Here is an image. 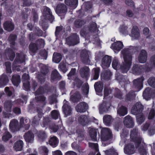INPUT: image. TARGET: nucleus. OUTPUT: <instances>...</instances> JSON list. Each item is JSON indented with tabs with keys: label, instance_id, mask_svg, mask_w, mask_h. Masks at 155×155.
<instances>
[{
	"label": "nucleus",
	"instance_id": "nucleus-1",
	"mask_svg": "<svg viewBox=\"0 0 155 155\" xmlns=\"http://www.w3.org/2000/svg\"><path fill=\"white\" fill-rule=\"evenodd\" d=\"M121 53L124 60L122 64L120 65L118 59L115 58L112 62V66L115 69L120 68L123 73H127L130 68L132 64V55L128 48L124 49L121 51Z\"/></svg>",
	"mask_w": 155,
	"mask_h": 155
},
{
	"label": "nucleus",
	"instance_id": "nucleus-2",
	"mask_svg": "<svg viewBox=\"0 0 155 155\" xmlns=\"http://www.w3.org/2000/svg\"><path fill=\"white\" fill-rule=\"evenodd\" d=\"M130 138L134 142L136 148L138 149L140 154L146 155L147 152L145 149V144L140 136L137 129H134L131 131Z\"/></svg>",
	"mask_w": 155,
	"mask_h": 155
},
{
	"label": "nucleus",
	"instance_id": "nucleus-3",
	"mask_svg": "<svg viewBox=\"0 0 155 155\" xmlns=\"http://www.w3.org/2000/svg\"><path fill=\"white\" fill-rule=\"evenodd\" d=\"M150 67H155V55L151 58L150 64H147L144 67L140 64L134 65L132 69V73L135 75H138L144 70L147 71H150Z\"/></svg>",
	"mask_w": 155,
	"mask_h": 155
},
{
	"label": "nucleus",
	"instance_id": "nucleus-4",
	"mask_svg": "<svg viewBox=\"0 0 155 155\" xmlns=\"http://www.w3.org/2000/svg\"><path fill=\"white\" fill-rule=\"evenodd\" d=\"M143 110V106L140 102L136 103L132 108L131 112L133 114L136 115L137 121L138 124H141L144 120V117L141 112Z\"/></svg>",
	"mask_w": 155,
	"mask_h": 155
},
{
	"label": "nucleus",
	"instance_id": "nucleus-5",
	"mask_svg": "<svg viewBox=\"0 0 155 155\" xmlns=\"http://www.w3.org/2000/svg\"><path fill=\"white\" fill-rule=\"evenodd\" d=\"M22 78L23 79V86L25 90L26 91L32 90L34 91L37 85L36 82L33 81L30 86L28 81L29 76L28 74H25L23 75Z\"/></svg>",
	"mask_w": 155,
	"mask_h": 155
},
{
	"label": "nucleus",
	"instance_id": "nucleus-6",
	"mask_svg": "<svg viewBox=\"0 0 155 155\" xmlns=\"http://www.w3.org/2000/svg\"><path fill=\"white\" fill-rule=\"evenodd\" d=\"M100 137L101 140L104 141L112 139L113 137V134L109 128L103 127L101 129Z\"/></svg>",
	"mask_w": 155,
	"mask_h": 155
},
{
	"label": "nucleus",
	"instance_id": "nucleus-7",
	"mask_svg": "<svg viewBox=\"0 0 155 155\" xmlns=\"http://www.w3.org/2000/svg\"><path fill=\"white\" fill-rule=\"evenodd\" d=\"M12 103L10 101H6L4 104V108L5 111H3L2 115L4 117L10 118L13 117L11 113Z\"/></svg>",
	"mask_w": 155,
	"mask_h": 155
},
{
	"label": "nucleus",
	"instance_id": "nucleus-8",
	"mask_svg": "<svg viewBox=\"0 0 155 155\" xmlns=\"http://www.w3.org/2000/svg\"><path fill=\"white\" fill-rule=\"evenodd\" d=\"M25 55L23 54H17L16 58L15 59L13 64V68L19 71L21 69L19 68V66H17L16 64L23 63L25 61Z\"/></svg>",
	"mask_w": 155,
	"mask_h": 155
},
{
	"label": "nucleus",
	"instance_id": "nucleus-9",
	"mask_svg": "<svg viewBox=\"0 0 155 155\" xmlns=\"http://www.w3.org/2000/svg\"><path fill=\"white\" fill-rule=\"evenodd\" d=\"M144 80V78L142 77L140 78L134 79L133 81V88L135 92L140 91L142 88L143 82Z\"/></svg>",
	"mask_w": 155,
	"mask_h": 155
},
{
	"label": "nucleus",
	"instance_id": "nucleus-10",
	"mask_svg": "<svg viewBox=\"0 0 155 155\" xmlns=\"http://www.w3.org/2000/svg\"><path fill=\"white\" fill-rule=\"evenodd\" d=\"M36 44L33 43H31L29 46L30 50L33 53H34L38 49V47H43L45 45L44 41L42 39H38Z\"/></svg>",
	"mask_w": 155,
	"mask_h": 155
},
{
	"label": "nucleus",
	"instance_id": "nucleus-11",
	"mask_svg": "<svg viewBox=\"0 0 155 155\" xmlns=\"http://www.w3.org/2000/svg\"><path fill=\"white\" fill-rule=\"evenodd\" d=\"M9 127L11 131L12 132H15L19 130L20 128L18 121L15 119H13L11 120Z\"/></svg>",
	"mask_w": 155,
	"mask_h": 155
},
{
	"label": "nucleus",
	"instance_id": "nucleus-12",
	"mask_svg": "<svg viewBox=\"0 0 155 155\" xmlns=\"http://www.w3.org/2000/svg\"><path fill=\"white\" fill-rule=\"evenodd\" d=\"M44 92V89L43 87H40L38 90L35 92V95L36 96L35 97L36 100L37 101H40L44 102L45 104V98L41 94Z\"/></svg>",
	"mask_w": 155,
	"mask_h": 155
},
{
	"label": "nucleus",
	"instance_id": "nucleus-13",
	"mask_svg": "<svg viewBox=\"0 0 155 155\" xmlns=\"http://www.w3.org/2000/svg\"><path fill=\"white\" fill-rule=\"evenodd\" d=\"M79 37L76 34H74L67 40L68 44L69 45H74L79 43Z\"/></svg>",
	"mask_w": 155,
	"mask_h": 155
},
{
	"label": "nucleus",
	"instance_id": "nucleus-14",
	"mask_svg": "<svg viewBox=\"0 0 155 155\" xmlns=\"http://www.w3.org/2000/svg\"><path fill=\"white\" fill-rule=\"evenodd\" d=\"M43 13L46 19L49 20L51 22L54 21V17L49 8L46 7H44Z\"/></svg>",
	"mask_w": 155,
	"mask_h": 155
},
{
	"label": "nucleus",
	"instance_id": "nucleus-15",
	"mask_svg": "<svg viewBox=\"0 0 155 155\" xmlns=\"http://www.w3.org/2000/svg\"><path fill=\"white\" fill-rule=\"evenodd\" d=\"M124 47L122 42L120 41L115 42L112 44L111 48L115 53H117Z\"/></svg>",
	"mask_w": 155,
	"mask_h": 155
},
{
	"label": "nucleus",
	"instance_id": "nucleus-16",
	"mask_svg": "<svg viewBox=\"0 0 155 155\" xmlns=\"http://www.w3.org/2000/svg\"><path fill=\"white\" fill-rule=\"evenodd\" d=\"M64 104L62 108L65 117H67L71 114L72 109L70 107L68 103L65 100L64 101Z\"/></svg>",
	"mask_w": 155,
	"mask_h": 155
},
{
	"label": "nucleus",
	"instance_id": "nucleus-17",
	"mask_svg": "<svg viewBox=\"0 0 155 155\" xmlns=\"http://www.w3.org/2000/svg\"><path fill=\"white\" fill-rule=\"evenodd\" d=\"M125 153L128 155L132 154L135 153V150L134 146L131 143L127 144L124 148Z\"/></svg>",
	"mask_w": 155,
	"mask_h": 155
},
{
	"label": "nucleus",
	"instance_id": "nucleus-18",
	"mask_svg": "<svg viewBox=\"0 0 155 155\" xmlns=\"http://www.w3.org/2000/svg\"><path fill=\"white\" fill-rule=\"evenodd\" d=\"M88 105L84 102H82L78 104L76 107V109L78 112L82 113L85 112L88 108Z\"/></svg>",
	"mask_w": 155,
	"mask_h": 155
},
{
	"label": "nucleus",
	"instance_id": "nucleus-19",
	"mask_svg": "<svg viewBox=\"0 0 155 155\" xmlns=\"http://www.w3.org/2000/svg\"><path fill=\"white\" fill-rule=\"evenodd\" d=\"M111 62V57L107 55L104 57L102 61L101 66L103 68L108 67Z\"/></svg>",
	"mask_w": 155,
	"mask_h": 155
},
{
	"label": "nucleus",
	"instance_id": "nucleus-20",
	"mask_svg": "<svg viewBox=\"0 0 155 155\" xmlns=\"http://www.w3.org/2000/svg\"><path fill=\"white\" fill-rule=\"evenodd\" d=\"M111 62V57L107 55L104 57L102 61L101 66L103 68L108 67Z\"/></svg>",
	"mask_w": 155,
	"mask_h": 155
},
{
	"label": "nucleus",
	"instance_id": "nucleus-21",
	"mask_svg": "<svg viewBox=\"0 0 155 155\" xmlns=\"http://www.w3.org/2000/svg\"><path fill=\"white\" fill-rule=\"evenodd\" d=\"M124 123L127 127H132L134 126V122L133 119L129 115H127L124 118Z\"/></svg>",
	"mask_w": 155,
	"mask_h": 155
},
{
	"label": "nucleus",
	"instance_id": "nucleus-22",
	"mask_svg": "<svg viewBox=\"0 0 155 155\" xmlns=\"http://www.w3.org/2000/svg\"><path fill=\"white\" fill-rule=\"evenodd\" d=\"M147 58V53L144 50H142L139 54L138 61L139 62L142 63L146 62Z\"/></svg>",
	"mask_w": 155,
	"mask_h": 155
},
{
	"label": "nucleus",
	"instance_id": "nucleus-23",
	"mask_svg": "<svg viewBox=\"0 0 155 155\" xmlns=\"http://www.w3.org/2000/svg\"><path fill=\"white\" fill-rule=\"evenodd\" d=\"M24 138L26 142L32 143L34 140V136L31 131L26 133L24 136Z\"/></svg>",
	"mask_w": 155,
	"mask_h": 155
},
{
	"label": "nucleus",
	"instance_id": "nucleus-24",
	"mask_svg": "<svg viewBox=\"0 0 155 155\" xmlns=\"http://www.w3.org/2000/svg\"><path fill=\"white\" fill-rule=\"evenodd\" d=\"M9 80L7 76L3 74L0 76V88L4 87L8 83Z\"/></svg>",
	"mask_w": 155,
	"mask_h": 155
},
{
	"label": "nucleus",
	"instance_id": "nucleus-25",
	"mask_svg": "<svg viewBox=\"0 0 155 155\" xmlns=\"http://www.w3.org/2000/svg\"><path fill=\"white\" fill-rule=\"evenodd\" d=\"M117 114L120 116H124L127 113V108L123 106L119 105L117 109Z\"/></svg>",
	"mask_w": 155,
	"mask_h": 155
},
{
	"label": "nucleus",
	"instance_id": "nucleus-26",
	"mask_svg": "<svg viewBox=\"0 0 155 155\" xmlns=\"http://www.w3.org/2000/svg\"><path fill=\"white\" fill-rule=\"evenodd\" d=\"M79 122L83 125H86L91 120L89 117L84 115H82L78 118Z\"/></svg>",
	"mask_w": 155,
	"mask_h": 155
},
{
	"label": "nucleus",
	"instance_id": "nucleus-27",
	"mask_svg": "<svg viewBox=\"0 0 155 155\" xmlns=\"http://www.w3.org/2000/svg\"><path fill=\"white\" fill-rule=\"evenodd\" d=\"M29 122V121L28 119L26 118L24 120L23 118L22 117L20 120V126L24 128L25 130H27L30 127Z\"/></svg>",
	"mask_w": 155,
	"mask_h": 155
},
{
	"label": "nucleus",
	"instance_id": "nucleus-28",
	"mask_svg": "<svg viewBox=\"0 0 155 155\" xmlns=\"http://www.w3.org/2000/svg\"><path fill=\"white\" fill-rule=\"evenodd\" d=\"M97 129L93 128H89V135L92 140L94 141H96L97 140Z\"/></svg>",
	"mask_w": 155,
	"mask_h": 155
},
{
	"label": "nucleus",
	"instance_id": "nucleus-29",
	"mask_svg": "<svg viewBox=\"0 0 155 155\" xmlns=\"http://www.w3.org/2000/svg\"><path fill=\"white\" fill-rule=\"evenodd\" d=\"M134 39H137L140 36L138 29L136 26H133L131 30V34L130 35Z\"/></svg>",
	"mask_w": 155,
	"mask_h": 155
},
{
	"label": "nucleus",
	"instance_id": "nucleus-30",
	"mask_svg": "<svg viewBox=\"0 0 155 155\" xmlns=\"http://www.w3.org/2000/svg\"><path fill=\"white\" fill-rule=\"evenodd\" d=\"M80 72L81 77L86 78L89 76V69L87 67H84L81 68Z\"/></svg>",
	"mask_w": 155,
	"mask_h": 155
},
{
	"label": "nucleus",
	"instance_id": "nucleus-31",
	"mask_svg": "<svg viewBox=\"0 0 155 155\" xmlns=\"http://www.w3.org/2000/svg\"><path fill=\"white\" fill-rule=\"evenodd\" d=\"M3 26L5 29L9 31H12L14 28V25L10 21H6L4 24Z\"/></svg>",
	"mask_w": 155,
	"mask_h": 155
},
{
	"label": "nucleus",
	"instance_id": "nucleus-32",
	"mask_svg": "<svg viewBox=\"0 0 155 155\" xmlns=\"http://www.w3.org/2000/svg\"><path fill=\"white\" fill-rule=\"evenodd\" d=\"M130 28L125 25H121L119 28L120 32L124 35H128L129 33Z\"/></svg>",
	"mask_w": 155,
	"mask_h": 155
},
{
	"label": "nucleus",
	"instance_id": "nucleus-33",
	"mask_svg": "<svg viewBox=\"0 0 155 155\" xmlns=\"http://www.w3.org/2000/svg\"><path fill=\"white\" fill-rule=\"evenodd\" d=\"M67 10L66 6L64 4H58L56 8V12L58 13H65Z\"/></svg>",
	"mask_w": 155,
	"mask_h": 155
},
{
	"label": "nucleus",
	"instance_id": "nucleus-34",
	"mask_svg": "<svg viewBox=\"0 0 155 155\" xmlns=\"http://www.w3.org/2000/svg\"><path fill=\"white\" fill-rule=\"evenodd\" d=\"M117 79L119 81L120 84L122 85L129 83L128 80L125 76H117Z\"/></svg>",
	"mask_w": 155,
	"mask_h": 155
},
{
	"label": "nucleus",
	"instance_id": "nucleus-35",
	"mask_svg": "<svg viewBox=\"0 0 155 155\" xmlns=\"http://www.w3.org/2000/svg\"><path fill=\"white\" fill-rule=\"evenodd\" d=\"M23 145V141L20 140L16 142L14 144L13 148L16 151H20L22 150Z\"/></svg>",
	"mask_w": 155,
	"mask_h": 155
},
{
	"label": "nucleus",
	"instance_id": "nucleus-36",
	"mask_svg": "<svg viewBox=\"0 0 155 155\" xmlns=\"http://www.w3.org/2000/svg\"><path fill=\"white\" fill-rule=\"evenodd\" d=\"M103 120L104 124L107 126H109L112 123V118L110 115H106L104 116Z\"/></svg>",
	"mask_w": 155,
	"mask_h": 155
},
{
	"label": "nucleus",
	"instance_id": "nucleus-37",
	"mask_svg": "<svg viewBox=\"0 0 155 155\" xmlns=\"http://www.w3.org/2000/svg\"><path fill=\"white\" fill-rule=\"evenodd\" d=\"M110 107V104H109L103 103V104L100 105L99 108V113L100 114H102L104 112H106L108 110Z\"/></svg>",
	"mask_w": 155,
	"mask_h": 155
},
{
	"label": "nucleus",
	"instance_id": "nucleus-38",
	"mask_svg": "<svg viewBox=\"0 0 155 155\" xmlns=\"http://www.w3.org/2000/svg\"><path fill=\"white\" fill-rule=\"evenodd\" d=\"M65 4L72 7L73 9L76 8L78 4V0H65Z\"/></svg>",
	"mask_w": 155,
	"mask_h": 155
},
{
	"label": "nucleus",
	"instance_id": "nucleus-39",
	"mask_svg": "<svg viewBox=\"0 0 155 155\" xmlns=\"http://www.w3.org/2000/svg\"><path fill=\"white\" fill-rule=\"evenodd\" d=\"M12 81L14 86H18L21 82L20 76L17 75H13L12 77Z\"/></svg>",
	"mask_w": 155,
	"mask_h": 155
},
{
	"label": "nucleus",
	"instance_id": "nucleus-40",
	"mask_svg": "<svg viewBox=\"0 0 155 155\" xmlns=\"http://www.w3.org/2000/svg\"><path fill=\"white\" fill-rule=\"evenodd\" d=\"M4 130L5 132L2 137V140L3 141L6 142L8 141L11 138L12 136L10 133L7 130V129L4 128Z\"/></svg>",
	"mask_w": 155,
	"mask_h": 155
},
{
	"label": "nucleus",
	"instance_id": "nucleus-41",
	"mask_svg": "<svg viewBox=\"0 0 155 155\" xmlns=\"http://www.w3.org/2000/svg\"><path fill=\"white\" fill-rule=\"evenodd\" d=\"M5 55L6 57L8 56L9 59L12 61L13 60L15 54L13 50L9 48L6 51Z\"/></svg>",
	"mask_w": 155,
	"mask_h": 155
},
{
	"label": "nucleus",
	"instance_id": "nucleus-42",
	"mask_svg": "<svg viewBox=\"0 0 155 155\" xmlns=\"http://www.w3.org/2000/svg\"><path fill=\"white\" fill-rule=\"evenodd\" d=\"M81 98L79 93L76 91L71 96L70 99L73 102H77L80 101Z\"/></svg>",
	"mask_w": 155,
	"mask_h": 155
},
{
	"label": "nucleus",
	"instance_id": "nucleus-43",
	"mask_svg": "<svg viewBox=\"0 0 155 155\" xmlns=\"http://www.w3.org/2000/svg\"><path fill=\"white\" fill-rule=\"evenodd\" d=\"M151 93L150 88L149 87L146 88L143 92V96L144 98L146 100H148L150 98Z\"/></svg>",
	"mask_w": 155,
	"mask_h": 155
},
{
	"label": "nucleus",
	"instance_id": "nucleus-44",
	"mask_svg": "<svg viewBox=\"0 0 155 155\" xmlns=\"http://www.w3.org/2000/svg\"><path fill=\"white\" fill-rule=\"evenodd\" d=\"M51 78L52 80H60L61 79V76L56 70H54L52 72Z\"/></svg>",
	"mask_w": 155,
	"mask_h": 155
},
{
	"label": "nucleus",
	"instance_id": "nucleus-45",
	"mask_svg": "<svg viewBox=\"0 0 155 155\" xmlns=\"http://www.w3.org/2000/svg\"><path fill=\"white\" fill-rule=\"evenodd\" d=\"M90 52L86 49L83 50L82 51L81 53V57L84 59V61L85 63H87L85 62V60H87V61L88 62L89 61L88 57L89 55H90Z\"/></svg>",
	"mask_w": 155,
	"mask_h": 155
},
{
	"label": "nucleus",
	"instance_id": "nucleus-46",
	"mask_svg": "<svg viewBox=\"0 0 155 155\" xmlns=\"http://www.w3.org/2000/svg\"><path fill=\"white\" fill-rule=\"evenodd\" d=\"M58 143V140L55 136H53L51 137L49 141V144L53 147H56Z\"/></svg>",
	"mask_w": 155,
	"mask_h": 155
},
{
	"label": "nucleus",
	"instance_id": "nucleus-47",
	"mask_svg": "<svg viewBox=\"0 0 155 155\" xmlns=\"http://www.w3.org/2000/svg\"><path fill=\"white\" fill-rule=\"evenodd\" d=\"M61 58L62 55L61 54L54 53L53 56L52 60L54 62L58 63L61 61Z\"/></svg>",
	"mask_w": 155,
	"mask_h": 155
},
{
	"label": "nucleus",
	"instance_id": "nucleus-48",
	"mask_svg": "<svg viewBox=\"0 0 155 155\" xmlns=\"http://www.w3.org/2000/svg\"><path fill=\"white\" fill-rule=\"evenodd\" d=\"M94 87L95 91L98 93L101 92L103 89L102 84L100 82H97L94 84Z\"/></svg>",
	"mask_w": 155,
	"mask_h": 155
},
{
	"label": "nucleus",
	"instance_id": "nucleus-49",
	"mask_svg": "<svg viewBox=\"0 0 155 155\" xmlns=\"http://www.w3.org/2000/svg\"><path fill=\"white\" fill-rule=\"evenodd\" d=\"M16 38V36L15 35H11L8 39L10 42V46L14 50L15 49V41Z\"/></svg>",
	"mask_w": 155,
	"mask_h": 155
},
{
	"label": "nucleus",
	"instance_id": "nucleus-50",
	"mask_svg": "<svg viewBox=\"0 0 155 155\" xmlns=\"http://www.w3.org/2000/svg\"><path fill=\"white\" fill-rule=\"evenodd\" d=\"M50 129L54 132H56L58 131L59 133H61L63 132L62 130L64 129V127L62 125L60 126V128H59L58 125H52L51 126Z\"/></svg>",
	"mask_w": 155,
	"mask_h": 155
},
{
	"label": "nucleus",
	"instance_id": "nucleus-51",
	"mask_svg": "<svg viewBox=\"0 0 155 155\" xmlns=\"http://www.w3.org/2000/svg\"><path fill=\"white\" fill-rule=\"evenodd\" d=\"M112 74L110 71L109 70H107L101 74V77L104 78V79H108L110 78Z\"/></svg>",
	"mask_w": 155,
	"mask_h": 155
},
{
	"label": "nucleus",
	"instance_id": "nucleus-52",
	"mask_svg": "<svg viewBox=\"0 0 155 155\" xmlns=\"http://www.w3.org/2000/svg\"><path fill=\"white\" fill-rule=\"evenodd\" d=\"M38 137L39 140L41 142L43 141L46 137V135L44 131H40L38 134Z\"/></svg>",
	"mask_w": 155,
	"mask_h": 155
},
{
	"label": "nucleus",
	"instance_id": "nucleus-53",
	"mask_svg": "<svg viewBox=\"0 0 155 155\" xmlns=\"http://www.w3.org/2000/svg\"><path fill=\"white\" fill-rule=\"evenodd\" d=\"M39 150L41 155H48L49 150L46 147L41 146L39 147Z\"/></svg>",
	"mask_w": 155,
	"mask_h": 155
},
{
	"label": "nucleus",
	"instance_id": "nucleus-54",
	"mask_svg": "<svg viewBox=\"0 0 155 155\" xmlns=\"http://www.w3.org/2000/svg\"><path fill=\"white\" fill-rule=\"evenodd\" d=\"M93 71L94 72V76L93 78H91V81H92L93 80H97L98 78L99 77L100 70L98 68H94L93 69Z\"/></svg>",
	"mask_w": 155,
	"mask_h": 155
},
{
	"label": "nucleus",
	"instance_id": "nucleus-55",
	"mask_svg": "<svg viewBox=\"0 0 155 155\" xmlns=\"http://www.w3.org/2000/svg\"><path fill=\"white\" fill-rule=\"evenodd\" d=\"M13 90L12 87H6L5 88V91L6 93L9 96L11 95L13 96L14 94Z\"/></svg>",
	"mask_w": 155,
	"mask_h": 155
},
{
	"label": "nucleus",
	"instance_id": "nucleus-56",
	"mask_svg": "<svg viewBox=\"0 0 155 155\" xmlns=\"http://www.w3.org/2000/svg\"><path fill=\"white\" fill-rule=\"evenodd\" d=\"M105 152L107 155H118V153L113 148L106 150Z\"/></svg>",
	"mask_w": 155,
	"mask_h": 155
},
{
	"label": "nucleus",
	"instance_id": "nucleus-57",
	"mask_svg": "<svg viewBox=\"0 0 155 155\" xmlns=\"http://www.w3.org/2000/svg\"><path fill=\"white\" fill-rule=\"evenodd\" d=\"M51 115L52 117L54 119L58 118L60 116L59 112L56 110H54L51 111Z\"/></svg>",
	"mask_w": 155,
	"mask_h": 155
},
{
	"label": "nucleus",
	"instance_id": "nucleus-58",
	"mask_svg": "<svg viewBox=\"0 0 155 155\" xmlns=\"http://www.w3.org/2000/svg\"><path fill=\"white\" fill-rule=\"evenodd\" d=\"M96 24L93 22H91L89 27V31L91 32H94L96 30Z\"/></svg>",
	"mask_w": 155,
	"mask_h": 155
},
{
	"label": "nucleus",
	"instance_id": "nucleus-59",
	"mask_svg": "<svg viewBox=\"0 0 155 155\" xmlns=\"http://www.w3.org/2000/svg\"><path fill=\"white\" fill-rule=\"evenodd\" d=\"M148 83L151 87L155 88V78L151 77L149 78Z\"/></svg>",
	"mask_w": 155,
	"mask_h": 155
},
{
	"label": "nucleus",
	"instance_id": "nucleus-60",
	"mask_svg": "<svg viewBox=\"0 0 155 155\" xmlns=\"http://www.w3.org/2000/svg\"><path fill=\"white\" fill-rule=\"evenodd\" d=\"M84 24V21L80 20H76L74 22V25L75 27L79 28L81 26Z\"/></svg>",
	"mask_w": 155,
	"mask_h": 155
},
{
	"label": "nucleus",
	"instance_id": "nucleus-61",
	"mask_svg": "<svg viewBox=\"0 0 155 155\" xmlns=\"http://www.w3.org/2000/svg\"><path fill=\"white\" fill-rule=\"evenodd\" d=\"M6 67V70L7 73H11L12 70L11 69V64L10 62H7L5 64Z\"/></svg>",
	"mask_w": 155,
	"mask_h": 155
},
{
	"label": "nucleus",
	"instance_id": "nucleus-62",
	"mask_svg": "<svg viewBox=\"0 0 155 155\" xmlns=\"http://www.w3.org/2000/svg\"><path fill=\"white\" fill-rule=\"evenodd\" d=\"M135 94L134 92L129 93L126 96V99L127 100H130L135 96Z\"/></svg>",
	"mask_w": 155,
	"mask_h": 155
},
{
	"label": "nucleus",
	"instance_id": "nucleus-63",
	"mask_svg": "<svg viewBox=\"0 0 155 155\" xmlns=\"http://www.w3.org/2000/svg\"><path fill=\"white\" fill-rule=\"evenodd\" d=\"M59 68L64 73L66 71V68L65 67V65L64 63H61L58 66Z\"/></svg>",
	"mask_w": 155,
	"mask_h": 155
},
{
	"label": "nucleus",
	"instance_id": "nucleus-64",
	"mask_svg": "<svg viewBox=\"0 0 155 155\" xmlns=\"http://www.w3.org/2000/svg\"><path fill=\"white\" fill-rule=\"evenodd\" d=\"M155 117V111L154 110L152 109L149 114L148 119H151Z\"/></svg>",
	"mask_w": 155,
	"mask_h": 155
}]
</instances>
